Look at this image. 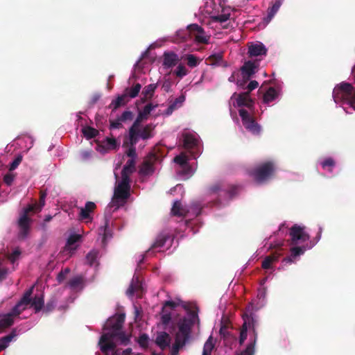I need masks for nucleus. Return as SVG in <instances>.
Returning a JSON list of instances; mask_svg holds the SVG:
<instances>
[{
  "label": "nucleus",
  "instance_id": "nucleus-1",
  "mask_svg": "<svg viewBox=\"0 0 355 355\" xmlns=\"http://www.w3.org/2000/svg\"><path fill=\"white\" fill-rule=\"evenodd\" d=\"M125 318V313L115 314L104 324L103 329L107 331L101 336L98 341L99 348L104 355H120L117 343L123 345L130 343V336L122 331Z\"/></svg>",
  "mask_w": 355,
  "mask_h": 355
},
{
  "label": "nucleus",
  "instance_id": "nucleus-2",
  "mask_svg": "<svg viewBox=\"0 0 355 355\" xmlns=\"http://www.w3.org/2000/svg\"><path fill=\"white\" fill-rule=\"evenodd\" d=\"M46 196V192L41 191L39 204L28 205L23 209L18 220V226L19 228V238L20 239H24L27 237L32 222L29 215L31 213L35 214L41 211L42 208L44 206Z\"/></svg>",
  "mask_w": 355,
  "mask_h": 355
},
{
  "label": "nucleus",
  "instance_id": "nucleus-3",
  "mask_svg": "<svg viewBox=\"0 0 355 355\" xmlns=\"http://www.w3.org/2000/svg\"><path fill=\"white\" fill-rule=\"evenodd\" d=\"M196 320H199L197 311L189 310L188 317H184L179 321L178 324V331L176 333L175 337L187 341L190 336L191 328Z\"/></svg>",
  "mask_w": 355,
  "mask_h": 355
},
{
  "label": "nucleus",
  "instance_id": "nucleus-4",
  "mask_svg": "<svg viewBox=\"0 0 355 355\" xmlns=\"http://www.w3.org/2000/svg\"><path fill=\"white\" fill-rule=\"evenodd\" d=\"M275 172V166L273 162L268 161L260 164L254 168L251 172L250 175L254 180L261 184L273 176Z\"/></svg>",
  "mask_w": 355,
  "mask_h": 355
},
{
  "label": "nucleus",
  "instance_id": "nucleus-5",
  "mask_svg": "<svg viewBox=\"0 0 355 355\" xmlns=\"http://www.w3.org/2000/svg\"><path fill=\"white\" fill-rule=\"evenodd\" d=\"M130 179L122 178L114 189L113 203L119 207L125 203L130 196Z\"/></svg>",
  "mask_w": 355,
  "mask_h": 355
},
{
  "label": "nucleus",
  "instance_id": "nucleus-6",
  "mask_svg": "<svg viewBox=\"0 0 355 355\" xmlns=\"http://www.w3.org/2000/svg\"><path fill=\"white\" fill-rule=\"evenodd\" d=\"M239 187L235 185H225L217 183L210 188L212 193H217L219 197V202L229 200L236 196L238 193Z\"/></svg>",
  "mask_w": 355,
  "mask_h": 355
},
{
  "label": "nucleus",
  "instance_id": "nucleus-7",
  "mask_svg": "<svg viewBox=\"0 0 355 355\" xmlns=\"http://www.w3.org/2000/svg\"><path fill=\"white\" fill-rule=\"evenodd\" d=\"M239 116L241 118L242 123L245 128L253 135H259L261 126L256 122L254 117L245 109L239 110Z\"/></svg>",
  "mask_w": 355,
  "mask_h": 355
},
{
  "label": "nucleus",
  "instance_id": "nucleus-8",
  "mask_svg": "<svg viewBox=\"0 0 355 355\" xmlns=\"http://www.w3.org/2000/svg\"><path fill=\"white\" fill-rule=\"evenodd\" d=\"M33 290L34 286H32L30 288L26 290L21 300L15 305L11 311L8 313V314H11L13 318L20 315L21 313L26 309L27 306L30 304Z\"/></svg>",
  "mask_w": 355,
  "mask_h": 355
},
{
  "label": "nucleus",
  "instance_id": "nucleus-9",
  "mask_svg": "<svg viewBox=\"0 0 355 355\" xmlns=\"http://www.w3.org/2000/svg\"><path fill=\"white\" fill-rule=\"evenodd\" d=\"M252 305H248L246 307L245 312L243 314L242 317L243 321L247 322V326L248 327V329L251 330L253 334V340H251L250 343H254L255 345L258 337V333L257 331V321L252 313Z\"/></svg>",
  "mask_w": 355,
  "mask_h": 355
},
{
  "label": "nucleus",
  "instance_id": "nucleus-10",
  "mask_svg": "<svg viewBox=\"0 0 355 355\" xmlns=\"http://www.w3.org/2000/svg\"><path fill=\"white\" fill-rule=\"evenodd\" d=\"M289 234L291 236V244L293 245L309 239V235L304 232V227L296 224L290 229Z\"/></svg>",
  "mask_w": 355,
  "mask_h": 355
},
{
  "label": "nucleus",
  "instance_id": "nucleus-11",
  "mask_svg": "<svg viewBox=\"0 0 355 355\" xmlns=\"http://www.w3.org/2000/svg\"><path fill=\"white\" fill-rule=\"evenodd\" d=\"M188 30L194 37L195 41L200 44H208L210 36L206 35L204 29L196 24L188 26Z\"/></svg>",
  "mask_w": 355,
  "mask_h": 355
},
{
  "label": "nucleus",
  "instance_id": "nucleus-12",
  "mask_svg": "<svg viewBox=\"0 0 355 355\" xmlns=\"http://www.w3.org/2000/svg\"><path fill=\"white\" fill-rule=\"evenodd\" d=\"M157 157L155 154H150L139 166V173L141 175H150L155 172L154 164Z\"/></svg>",
  "mask_w": 355,
  "mask_h": 355
},
{
  "label": "nucleus",
  "instance_id": "nucleus-13",
  "mask_svg": "<svg viewBox=\"0 0 355 355\" xmlns=\"http://www.w3.org/2000/svg\"><path fill=\"white\" fill-rule=\"evenodd\" d=\"M258 63L253 61H246L241 67L243 80L245 83L257 71Z\"/></svg>",
  "mask_w": 355,
  "mask_h": 355
},
{
  "label": "nucleus",
  "instance_id": "nucleus-14",
  "mask_svg": "<svg viewBox=\"0 0 355 355\" xmlns=\"http://www.w3.org/2000/svg\"><path fill=\"white\" fill-rule=\"evenodd\" d=\"M155 107H157V105H153L152 103H148L145 105L143 110L139 112L132 126L139 128L142 121L147 119L148 116Z\"/></svg>",
  "mask_w": 355,
  "mask_h": 355
},
{
  "label": "nucleus",
  "instance_id": "nucleus-15",
  "mask_svg": "<svg viewBox=\"0 0 355 355\" xmlns=\"http://www.w3.org/2000/svg\"><path fill=\"white\" fill-rule=\"evenodd\" d=\"M250 92H245L237 95L236 104L238 107L245 106L249 109H252L254 102L250 96Z\"/></svg>",
  "mask_w": 355,
  "mask_h": 355
},
{
  "label": "nucleus",
  "instance_id": "nucleus-16",
  "mask_svg": "<svg viewBox=\"0 0 355 355\" xmlns=\"http://www.w3.org/2000/svg\"><path fill=\"white\" fill-rule=\"evenodd\" d=\"M171 338L169 334L165 331H162L157 334L155 343L159 347L164 350L170 346Z\"/></svg>",
  "mask_w": 355,
  "mask_h": 355
},
{
  "label": "nucleus",
  "instance_id": "nucleus-17",
  "mask_svg": "<svg viewBox=\"0 0 355 355\" xmlns=\"http://www.w3.org/2000/svg\"><path fill=\"white\" fill-rule=\"evenodd\" d=\"M198 139L196 137L189 132L182 134L183 147L185 149L191 150L198 146Z\"/></svg>",
  "mask_w": 355,
  "mask_h": 355
},
{
  "label": "nucleus",
  "instance_id": "nucleus-18",
  "mask_svg": "<svg viewBox=\"0 0 355 355\" xmlns=\"http://www.w3.org/2000/svg\"><path fill=\"white\" fill-rule=\"evenodd\" d=\"M96 207L94 202L88 201L85 203L84 207H81L80 209L79 218L80 220H91L90 214L92 213Z\"/></svg>",
  "mask_w": 355,
  "mask_h": 355
},
{
  "label": "nucleus",
  "instance_id": "nucleus-19",
  "mask_svg": "<svg viewBox=\"0 0 355 355\" xmlns=\"http://www.w3.org/2000/svg\"><path fill=\"white\" fill-rule=\"evenodd\" d=\"M267 49L262 43L251 44L248 48L250 57H256L266 55Z\"/></svg>",
  "mask_w": 355,
  "mask_h": 355
},
{
  "label": "nucleus",
  "instance_id": "nucleus-20",
  "mask_svg": "<svg viewBox=\"0 0 355 355\" xmlns=\"http://www.w3.org/2000/svg\"><path fill=\"white\" fill-rule=\"evenodd\" d=\"M135 171V160L133 159H128L124 165L121 171V178L130 179V176Z\"/></svg>",
  "mask_w": 355,
  "mask_h": 355
},
{
  "label": "nucleus",
  "instance_id": "nucleus-21",
  "mask_svg": "<svg viewBox=\"0 0 355 355\" xmlns=\"http://www.w3.org/2000/svg\"><path fill=\"white\" fill-rule=\"evenodd\" d=\"M178 62L177 54L173 52H165L164 53L163 65L166 67H172Z\"/></svg>",
  "mask_w": 355,
  "mask_h": 355
},
{
  "label": "nucleus",
  "instance_id": "nucleus-22",
  "mask_svg": "<svg viewBox=\"0 0 355 355\" xmlns=\"http://www.w3.org/2000/svg\"><path fill=\"white\" fill-rule=\"evenodd\" d=\"M282 0H275L272 6L268 8L267 16L264 18V20L266 23H269L271 21V19L279 10L280 6H282Z\"/></svg>",
  "mask_w": 355,
  "mask_h": 355
},
{
  "label": "nucleus",
  "instance_id": "nucleus-23",
  "mask_svg": "<svg viewBox=\"0 0 355 355\" xmlns=\"http://www.w3.org/2000/svg\"><path fill=\"white\" fill-rule=\"evenodd\" d=\"M30 304L34 308L36 313L40 311L43 308L44 309L43 294L35 295L33 299L31 298V302Z\"/></svg>",
  "mask_w": 355,
  "mask_h": 355
},
{
  "label": "nucleus",
  "instance_id": "nucleus-24",
  "mask_svg": "<svg viewBox=\"0 0 355 355\" xmlns=\"http://www.w3.org/2000/svg\"><path fill=\"white\" fill-rule=\"evenodd\" d=\"M141 288V283L138 276H134L131 284L127 289L126 294L128 296H132L135 293Z\"/></svg>",
  "mask_w": 355,
  "mask_h": 355
},
{
  "label": "nucleus",
  "instance_id": "nucleus-25",
  "mask_svg": "<svg viewBox=\"0 0 355 355\" xmlns=\"http://www.w3.org/2000/svg\"><path fill=\"white\" fill-rule=\"evenodd\" d=\"M14 323V318L11 314H6L0 320V332H3L6 329L11 327Z\"/></svg>",
  "mask_w": 355,
  "mask_h": 355
},
{
  "label": "nucleus",
  "instance_id": "nucleus-26",
  "mask_svg": "<svg viewBox=\"0 0 355 355\" xmlns=\"http://www.w3.org/2000/svg\"><path fill=\"white\" fill-rule=\"evenodd\" d=\"M68 285L72 289H76L78 288L83 289L84 286V278L81 275L74 277L69 281Z\"/></svg>",
  "mask_w": 355,
  "mask_h": 355
},
{
  "label": "nucleus",
  "instance_id": "nucleus-27",
  "mask_svg": "<svg viewBox=\"0 0 355 355\" xmlns=\"http://www.w3.org/2000/svg\"><path fill=\"white\" fill-rule=\"evenodd\" d=\"M81 239V235L77 234H71L67 239V243L64 248V251H71L76 250V248H72L71 246L76 243L78 242Z\"/></svg>",
  "mask_w": 355,
  "mask_h": 355
},
{
  "label": "nucleus",
  "instance_id": "nucleus-28",
  "mask_svg": "<svg viewBox=\"0 0 355 355\" xmlns=\"http://www.w3.org/2000/svg\"><path fill=\"white\" fill-rule=\"evenodd\" d=\"M187 210L182 207L180 201L177 200L173 203L171 209V213L173 216H184L187 214Z\"/></svg>",
  "mask_w": 355,
  "mask_h": 355
},
{
  "label": "nucleus",
  "instance_id": "nucleus-29",
  "mask_svg": "<svg viewBox=\"0 0 355 355\" xmlns=\"http://www.w3.org/2000/svg\"><path fill=\"white\" fill-rule=\"evenodd\" d=\"M168 238L169 236L167 234L163 232L160 233L157 236L156 240L152 245L151 248H158L163 247L165 245L166 241L168 239Z\"/></svg>",
  "mask_w": 355,
  "mask_h": 355
},
{
  "label": "nucleus",
  "instance_id": "nucleus-30",
  "mask_svg": "<svg viewBox=\"0 0 355 355\" xmlns=\"http://www.w3.org/2000/svg\"><path fill=\"white\" fill-rule=\"evenodd\" d=\"M154 126L152 124H148L142 130H139V135L142 139H148L153 137L152 131Z\"/></svg>",
  "mask_w": 355,
  "mask_h": 355
},
{
  "label": "nucleus",
  "instance_id": "nucleus-31",
  "mask_svg": "<svg viewBox=\"0 0 355 355\" xmlns=\"http://www.w3.org/2000/svg\"><path fill=\"white\" fill-rule=\"evenodd\" d=\"M109 222H110L109 219H107V218H105L104 225L99 228V233L103 234V241L110 239L112 236V231L108 227Z\"/></svg>",
  "mask_w": 355,
  "mask_h": 355
},
{
  "label": "nucleus",
  "instance_id": "nucleus-32",
  "mask_svg": "<svg viewBox=\"0 0 355 355\" xmlns=\"http://www.w3.org/2000/svg\"><path fill=\"white\" fill-rule=\"evenodd\" d=\"M277 97V92L274 87H269L263 97L264 103H269Z\"/></svg>",
  "mask_w": 355,
  "mask_h": 355
},
{
  "label": "nucleus",
  "instance_id": "nucleus-33",
  "mask_svg": "<svg viewBox=\"0 0 355 355\" xmlns=\"http://www.w3.org/2000/svg\"><path fill=\"white\" fill-rule=\"evenodd\" d=\"M139 137V128L131 126L129 129V140L131 146L134 147L137 144Z\"/></svg>",
  "mask_w": 355,
  "mask_h": 355
},
{
  "label": "nucleus",
  "instance_id": "nucleus-34",
  "mask_svg": "<svg viewBox=\"0 0 355 355\" xmlns=\"http://www.w3.org/2000/svg\"><path fill=\"white\" fill-rule=\"evenodd\" d=\"M126 95L119 96L115 100H113L110 105V107L112 110H116L119 107L124 105L126 103Z\"/></svg>",
  "mask_w": 355,
  "mask_h": 355
},
{
  "label": "nucleus",
  "instance_id": "nucleus-35",
  "mask_svg": "<svg viewBox=\"0 0 355 355\" xmlns=\"http://www.w3.org/2000/svg\"><path fill=\"white\" fill-rule=\"evenodd\" d=\"M141 88V85L139 83H137L130 88H126L124 95H126V98L128 96L130 98H135L139 94Z\"/></svg>",
  "mask_w": 355,
  "mask_h": 355
},
{
  "label": "nucleus",
  "instance_id": "nucleus-36",
  "mask_svg": "<svg viewBox=\"0 0 355 355\" xmlns=\"http://www.w3.org/2000/svg\"><path fill=\"white\" fill-rule=\"evenodd\" d=\"M102 143H103L102 147L103 148H105L106 150H114V149H116L118 147L116 140L114 138L106 137L103 141Z\"/></svg>",
  "mask_w": 355,
  "mask_h": 355
},
{
  "label": "nucleus",
  "instance_id": "nucleus-37",
  "mask_svg": "<svg viewBox=\"0 0 355 355\" xmlns=\"http://www.w3.org/2000/svg\"><path fill=\"white\" fill-rule=\"evenodd\" d=\"M83 133L87 139H91L95 138L99 134V132L92 127L87 126L83 129Z\"/></svg>",
  "mask_w": 355,
  "mask_h": 355
},
{
  "label": "nucleus",
  "instance_id": "nucleus-38",
  "mask_svg": "<svg viewBox=\"0 0 355 355\" xmlns=\"http://www.w3.org/2000/svg\"><path fill=\"white\" fill-rule=\"evenodd\" d=\"M15 336H16L15 331H12L8 335L0 338V349L1 350H3L4 349H6L8 347L10 342H11V340Z\"/></svg>",
  "mask_w": 355,
  "mask_h": 355
},
{
  "label": "nucleus",
  "instance_id": "nucleus-39",
  "mask_svg": "<svg viewBox=\"0 0 355 355\" xmlns=\"http://www.w3.org/2000/svg\"><path fill=\"white\" fill-rule=\"evenodd\" d=\"M185 60H187V65L191 68L197 67L201 61L200 59L193 54L186 55Z\"/></svg>",
  "mask_w": 355,
  "mask_h": 355
},
{
  "label": "nucleus",
  "instance_id": "nucleus-40",
  "mask_svg": "<svg viewBox=\"0 0 355 355\" xmlns=\"http://www.w3.org/2000/svg\"><path fill=\"white\" fill-rule=\"evenodd\" d=\"M156 87L157 85L155 84H150L144 87L142 91V95H144V97L146 99L150 98L153 96Z\"/></svg>",
  "mask_w": 355,
  "mask_h": 355
},
{
  "label": "nucleus",
  "instance_id": "nucleus-41",
  "mask_svg": "<svg viewBox=\"0 0 355 355\" xmlns=\"http://www.w3.org/2000/svg\"><path fill=\"white\" fill-rule=\"evenodd\" d=\"M174 162L179 164L181 167H186L189 168L188 157L183 153L175 156L174 158Z\"/></svg>",
  "mask_w": 355,
  "mask_h": 355
},
{
  "label": "nucleus",
  "instance_id": "nucleus-42",
  "mask_svg": "<svg viewBox=\"0 0 355 355\" xmlns=\"http://www.w3.org/2000/svg\"><path fill=\"white\" fill-rule=\"evenodd\" d=\"M223 55L222 53H214L209 56L207 60L211 65H220Z\"/></svg>",
  "mask_w": 355,
  "mask_h": 355
},
{
  "label": "nucleus",
  "instance_id": "nucleus-43",
  "mask_svg": "<svg viewBox=\"0 0 355 355\" xmlns=\"http://www.w3.org/2000/svg\"><path fill=\"white\" fill-rule=\"evenodd\" d=\"M186 343L187 341L175 337V343L172 346V355H176L178 353L180 349L182 347L186 344Z\"/></svg>",
  "mask_w": 355,
  "mask_h": 355
},
{
  "label": "nucleus",
  "instance_id": "nucleus-44",
  "mask_svg": "<svg viewBox=\"0 0 355 355\" xmlns=\"http://www.w3.org/2000/svg\"><path fill=\"white\" fill-rule=\"evenodd\" d=\"M98 256V251L96 250H91L86 256L87 263L89 266H92L96 261Z\"/></svg>",
  "mask_w": 355,
  "mask_h": 355
},
{
  "label": "nucleus",
  "instance_id": "nucleus-45",
  "mask_svg": "<svg viewBox=\"0 0 355 355\" xmlns=\"http://www.w3.org/2000/svg\"><path fill=\"white\" fill-rule=\"evenodd\" d=\"M248 327L247 326V322L243 321V324L241 327L240 336H239V344L242 345L247 338Z\"/></svg>",
  "mask_w": 355,
  "mask_h": 355
},
{
  "label": "nucleus",
  "instance_id": "nucleus-46",
  "mask_svg": "<svg viewBox=\"0 0 355 355\" xmlns=\"http://www.w3.org/2000/svg\"><path fill=\"white\" fill-rule=\"evenodd\" d=\"M321 166L324 169L332 171V169L335 166V161L333 158L328 157L321 162Z\"/></svg>",
  "mask_w": 355,
  "mask_h": 355
},
{
  "label": "nucleus",
  "instance_id": "nucleus-47",
  "mask_svg": "<svg viewBox=\"0 0 355 355\" xmlns=\"http://www.w3.org/2000/svg\"><path fill=\"white\" fill-rule=\"evenodd\" d=\"M57 300L55 297L51 298L44 306V311L46 313L53 311L56 306Z\"/></svg>",
  "mask_w": 355,
  "mask_h": 355
},
{
  "label": "nucleus",
  "instance_id": "nucleus-48",
  "mask_svg": "<svg viewBox=\"0 0 355 355\" xmlns=\"http://www.w3.org/2000/svg\"><path fill=\"white\" fill-rule=\"evenodd\" d=\"M23 159V156L21 154L17 155L12 162L9 165L8 169L10 171L15 170L21 164Z\"/></svg>",
  "mask_w": 355,
  "mask_h": 355
},
{
  "label": "nucleus",
  "instance_id": "nucleus-49",
  "mask_svg": "<svg viewBox=\"0 0 355 355\" xmlns=\"http://www.w3.org/2000/svg\"><path fill=\"white\" fill-rule=\"evenodd\" d=\"M306 250L305 248L304 247H293L291 248V254L292 257H296L297 256H300L302 254H304V251Z\"/></svg>",
  "mask_w": 355,
  "mask_h": 355
},
{
  "label": "nucleus",
  "instance_id": "nucleus-50",
  "mask_svg": "<svg viewBox=\"0 0 355 355\" xmlns=\"http://www.w3.org/2000/svg\"><path fill=\"white\" fill-rule=\"evenodd\" d=\"M188 73L186 67L182 64H179L175 71V75L178 77L182 78L185 76Z\"/></svg>",
  "mask_w": 355,
  "mask_h": 355
},
{
  "label": "nucleus",
  "instance_id": "nucleus-51",
  "mask_svg": "<svg viewBox=\"0 0 355 355\" xmlns=\"http://www.w3.org/2000/svg\"><path fill=\"white\" fill-rule=\"evenodd\" d=\"M148 339L149 338L147 334H143L140 335L138 339V343L140 347L146 348L148 347Z\"/></svg>",
  "mask_w": 355,
  "mask_h": 355
},
{
  "label": "nucleus",
  "instance_id": "nucleus-52",
  "mask_svg": "<svg viewBox=\"0 0 355 355\" xmlns=\"http://www.w3.org/2000/svg\"><path fill=\"white\" fill-rule=\"evenodd\" d=\"M184 101H185V96L184 95H181L179 97L176 98L170 104L171 105H173L175 110H176L182 106V105Z\"/></svg>",
  "mask_w": 355,
  "mask_h": 355
},
{
  "label": "nucleus",
  "instance_id": "nucleus-53",
  "mask_svg": "<svg viewBox=\"0 0 355 355\" xmlns=\"http://www.w3.org/2000/svg\"><path fill=\"white\" fill-rule=\"evenodd\" d=\"M254 343H249L245 349L241 352L240 355H254Z\"/></svg>",
  "mask_w": 355,
  "mask_h": 355
},
{
  "label": "nucleus",
  "instance_id": "nucleus-54",
  "mask_svg": "<svg viewBox=\"0 0 355 355\" xmlns=\"http://www.w3.org/2000/svg\"><path fill=\"white\" fill-rule=\"evenodd\" d=\"M272 263H274L272 261V257H266L263 261L261 266L263 269H270L272 268Z\"/></svg>",
  "mask_w": 355,
  "mask_h": 355
},
{
  "label": "nucleus",
  "instance_id": "nucleus-55",
  "mask_svg": "<svg viewBox=\"0 0 355 355\" xmlns=\"http://www.w3.org/2000/svg\"><path fill=\"white\" fill-rule=\"evenodd\" d=\"M133 118V114L131 111L127 110L122 113L121 116L119 117L121 122H124L128 120H132Z\"/></svg>",
  "mask_w": 355,
  "mask_h": 355
},
{
  "label": "nucleus",
  "instance_id": "nucleus-56",
  "mask_svg": "<svg viewBox=\"0 0 355 355\" xmlns=\"http://www.w3.org/2000/svg\"><path fill=\"white\" fill-rule=\"evenodd\" d=\"M230 18V14H221L213 17L214 21H218L220 23L225 22Z\"/></svg>",
  "mask_w": 355,
  "mask_h": 355
},
{
  "label": "nucleus",
  "instance_id": "nucleus-57",
  "mask_svg": "<svg viewBox=\"0 0 355 355\" xmlns=\"http://www.w3.org/2000/svg\"><path fill=\"white\" fill-rule=\"evenodd\" d=\"M282 245V243L278 244V250L269 256L272 257L273 262L277 261L279 258L282 255V253L281 252Z\"/></svg>",
  "mask_w": 355,
  "mask_h": 355
},
{
  "label": "nucleus",
  "instance_id": "nucleus-58",
  "mask_svg": "<svg viewBox=\"0 0 355 355\" xmlns=\"http://www.w3.org/2000/svg\"><path fill=\"white\" fill-rule=\"evenodd\" d=\"M15 178V174L8 173H7V174H6L4 175V177H3V182L8 186H10L12 184Z\"/></svg>",
  "mask_w": 355,
  "mask_h": 355
},
{
  "label": "nucleus",
  "instance_id": "nucleus-59",
  "mask_svg": "<svg viewBox=\"0 0 355 355\" xmlns=\"http://www.w3.org/2000/svg\"><path fill=\"white\" fill-rule=\"evenodd\" d=\"M214 345L211 341V337L206 341L203 347V352H211Z\"/></svg>",
  "mask_w": 355,
  "mask_h": 355
},
{
  "label": "nucleus",
  "instance_id": "nucleus-60",
  "mask_svg": "<svg viewBox=\"0 0 355 355\" xmlns=\"http://www.w3.org/2000/svg\"><path fill=\"white\" fill-rule=\"evenodd\" d=\"M21 252L19 250H15L12 253L8 256V259L10 262L14 263L19 257Z\"/></svg>",
  "mask_w": 355,
  "mask_h": 355
},
{
  "label": "nucleus",
  "instance_id": "nucleus-61",
  "mask_svg": "<svg viewBox=\"0 0 355 355\" xmlns=\"http://www.w3.org/2000/svg\"><path fill=\"white\" fill-rule=\"evenodd\" d=\"M121 128H122V124L119 118L115 121H110V129H119Z\"/></svg>",
  "mask_w": 355,
  "mask_h": 355
},
{
  "label": "nucleus",
  "instance_id": "nucleus-62",
  "mask_svg": "<svg viewBox=\"0 0 355 355\" xmlns=\"http://www.w3.org/2000/svg\"><path fill=\"white\" fill-rule=\"evenodd\" d=\"M126 155L130 157V159H133L135 160L137 157L136 149L135 147H130L128 150L126 151Z\"/></svg>",
  "mask_w": 355,
  "mask_h": 355
},
{
  "label": "nucleus",
  "instance_id": "nucleus-63",
  "mask_svg": "<svg viewBox=\"0 0 355 355\" xmlns=\"http://www.w3.org/2000/svg\"><path fill=\"white\" fill-rule=\"evenodd\" d=\"M258 86L259 83L257 80H251L247 86V92H250V93L252 90L258 87Z\"/></svg>",
  "mask_w": 355,
  "mask_h": 355
},
{
  "label": "nucleus",
  "instance_id": "nucleus-64",
  "mask_svg": "<svg viewBox=\"0 0 355 355\" xmlns=\"http://www.w3.org/2000/svg\"><path fill=\"white\" fill-rule=\"evenodd\" d=\"M171 319L170 313H165L162 316V321L164 324H168Z\"/></svg>",
  "mask_w": 355,
  "mask_h": 355
}]
</instances>
